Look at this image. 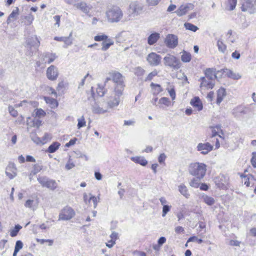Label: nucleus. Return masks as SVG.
<instances>
[{"label":"nucleus","instance_id":"f257e3e1","mask_svg":"<svg viewBox=\"0 0 256 256\" xmlns=\"http://www.w3.org/2000/svg\"><path fill=\"white\" fill-rule=\"evenodd\" d=\"M112 80L114 84V97L108 102V106L112 108L117 106L120 102V97L123 94L125 87L124 76L118 72H114L111 74Z\"/></svg>","mask_w":256,"mask_h":256},{"label":"nucleus","instance_id":"f03ea898","mask_svg":"<svg viewBox=\"0 0 256 256\" xmlns=\"http://www.w3.org/2000/svg\"><path fill=\"white\" fill-rule=\"evenodd\" d=\"M106 16L108 22L117 23L123 18L124 13L121 8L117 6H112L108 8Z\"/></svg>","mask_w":256,"mask_h":256},{"label":"nucleus","instance_id":"7ed1b4c3","mask_svg":"<svg viewBox=\"0 0 256 256\" xmlns=\"http://www.w3.org/2000/svg\"><path fill=\"white\" fill-rule=\"evenodd\" d=\"M206 170V166L203 163L195 162L192 164L189 168L190 173L199 178H203Z\"/></svg>","mask_w":256,"mask_h":256},{"label":"nucleus","instance_id":"20e7f679","mask_svg":"<svg viewBox=\"0 0 256 256\" xmlns=\"http://www.w3.org/2000/svg\"><path fill=\"white\" fill-rule=\"evenodd\" d=\"M250 112L248 107L239 105L232 110V116L238 120H242L247 118Z\"/></svg>","mask_w":256,"mask_h":256},{"label":"nucleus","instance_id":"39448f33","mask_svg":"<svg viewBox=\"0 0 256 256\" xmlns=\"http://www.w3.org/2000/svg\"><path fill=\"white\" fill-rule=\"evenodd\" d=\"M33 114V128H38L42 124L43 120L46 116V112L42 108H36Z\"/></svg>","mask_w":256,"mask_h":256},{"label":"nucleus","instance_id":"423d86ee","mask_svg":"<svg viewBox=\"0 0 256 256\" xmlns=\"http://www.w3.org/2000/svg\"><path fill=\"white\" fill-rule=\"evenodd\" d=\"M144 5L138 1L132 2L128 6V12L130 14L133 16L140 15L143 10Z\"/></svg>","mask_w":256,"mask_h":256},{"label":"nucleus","instance_id":"0eeeda50","mask_svg":"<svg viewBox=\"0 0 256 256\" xmlns=\"http://www.w3.org/2000/svg\"><path fill=\"white\" fill-rule=\"evenodd\" d=\"M164 64L175 70H178L180 67V62L177 58L173 55L168 54L164 58Z\"/></svg>","mask_w":256,"mask_h":256},{"label":"nucleus","instance_id":"6e6552de","mask_svg":"<svg viewBox=\"0 0 256 256\" xmlns=\"http://www.w3.org/2000/svg\"><path fill=\"white\" fill-rule=\"evenodd\" d=\"M216 186L222 190H226L229 187V178L228 176L220 174L214 179Z\"/></svg>","mask_w":256,"mask_h":256},{"label":"nucleus","instance_id":"1a4fd4ad","mask_svg":"<svg viewBox=\"0 0 256 256\" xmlns=\"http://www.w3.org/2000/svg\"><path fill=\"white\" fill-rule=\"evenodd\" d=\"M38 180L42 186L46 187L50 190H54L57 187L56 180L50 179L46 176H39Z\"/></svg>","mask_w":256,"mask_h":256},{"label":"nucleus","instance_id":"9d476101","mask_svg":"<svg viewBox=\"0 0 256 256\" xmlns=\"http://www.w3.org/2000/svg\"><path fill=\"white\" fill-rule=\"evenodd\" d=\"M75 215V212L70 206H66L62 210L59 214L58 220H70Z\"/></svg>","mask_w":256,"mask_h":256},{"label":"nucleus","instance_id":"9b49d317","mask_svg":"<svg viewBox=\"0 0 256 256\" xmlns=\"http://www.w3.org/2000/svg\"><path fill=\"white\" fill-rule=\"evenodd\" d=\"M242 6V12H248L250 14L256 12V0H244Z\"/></svg>","mask_w":256,"mask_h":256},{"label":"nucleus","instance_id":"f8f14e48","mask_svg":"<svg viewBox=\"0 0 256 256\" xmlns=\"http://www.w3.org/2000/svg\"><path fill=\"white\" fill-rule=\"evenodd\" d=\"M164 43L168 48H174L178 44V36L172 34H169L166 36Z\"/></svg>","mask_w":256,"mask_h":256},{"label":"nucleus","instance_id":"ddd939ff","mask_svg":"<svg viewBox=\"0 0 256 256\" xmlns=\"http://www.w3.org/2000/svg\"><path fill=\"white\" fill-rule=\"evenodd\" d=\"M162 58L155 52H151L147 56L146 60L149 64L152 66H158L161 62Z\"/></svg>","mask_w":256,"mask_h":256},{"label":"nucleus","instance_id":"4468645a","mask_svg":"<svg viewBox=\"0 0 256 256\" xmlns=\"http://www.w3.org/2000/svg\"><path fill=\"white\" fill-rule=\"evenodd\" d=\"M46 77L50 80H55L58 77V68L54 65L50 66L46 70Z\"/></svg>","mask_w":256,"mask_h":256},{"label":"nucleus","instance_id":"2eb2a0df","mask_svg":"<svg viewBox=\"0 0 256 256\" xmlns=\"http://www.w3.org/2000/svg\"><path fill=\"white\" fill-rule=\"evenodd\" d=\"M197 150L204 155L207 154L213 150V146L209 142L199 143L196 147Z\"/></svg>","mask_w":256,"mask_h":256},{"label":"nucleus","instance_id":"dca6fc26","mask_svg":"<svg viewBox=\"0 0 256 256\" xmlns=\"http://www.w3.org/2000/svg\"><path fill=\"white\" fill-rule=\"evenodd\" d=\"M74 6L86 14H88L92 9V6L90 4H88L82 1L74 4Z\"/></svg>","mask_w":256,"mask_h":256},{"label":"nucleus","instance_id":"f3484780","mask_svg":"<svg viewBox=\"0 0 256 256\" xmlns=\"http://www.w3.org/2000/svg\"><path fill=\"white\" fill-rule=\"evenodd\" d=\"M220 72L222 74H226V75L229 78L238 80L242 78V76L239 73L234 72L228 68H223L220 70Z\"/></svg>","mask_w":256,"mask_h":256},{"label":"nucleus","instance_id":"a211bd4d","mask_svg":"<svg viewBox=\"0 0 256 256\" xmlns=\"http://www.w3.org/2000/svg\"><path fill=\"white\" fill-rule=\"evenodd\" d=\"M191 8H192V6L190 4H183L179 7L176 11V13L178 16H180L186 14Z\"/></svg>","mask_w":256,"mask_h":256},{"label":"nucleus","instance_id":"6ab92c4d","mask_svg":"<svg viewBox=\"0 0 256 256\" xmlns=\"http://www.w3.org/2000/svg\"><path fill=\"white\" fill-rule=\"evenodd\" d=\"M200 80L202 81L200 86L201 88L204 87L206 89H212L214 86V83L212 80L202 77L200 78Z\"/></svg>","mask_w":256,"mask_h":256},{"label":"nucleus","instance_id":"aec40b11","mask_svg":"<svg viewBox=\"0 0 256 256\" xmlns=\"http://www.w3.org/2000/svg\"><path fill=\"white\" fill-rule=\"evenodd\" d=\"M72 34V33L71 32L69 36H68V37L55 36L54 38V40H57V41L64 42V44L63 46H64V48H66L68 46H70L72 44V40L70 38Z\"/></svg>","mask_w":256,"mask_h":256},{"label":"nucleus","instance_id":"412c9836","mask_svg":"<svg viewBox=\"0 0 256 256\" xmlns=\"http://www.w3.org/2000/svg\"><path fill=\"white\" fill-rule=\"evenodd\" d=\"M220 72V70L217 71V72H216V70L213 68H206L205 70V76L204 78H206L208 79H210L213 80L216 78V74L218 72Z\"/></svg>","mask_w":256,"mask_h":256},{"label":"nucleus","instance_id":"4be33fe9","mask_svg":"<svg viewBox=\"0 0 256 256\" xmlns=\"http://www.w3.org/2000/svg\"><path fill=\"white\" fill-rule=\"evenodd\" d=\"M178 190L186 198H188L190 197L188 189L184 184H181L178 186Z\"/></svg>","mask_w":256,"mask_h":256},{"label":"nucleus","instance_id":"5701e85b","mask_svg":"<svg viewBox=\"0 0 256 256\" xmlns=\"http://www.w3.org/2000/svg\"><path fill=\"white\" fill-rule=\"evenodd\" d=\"M19 14V10L18 8H16V9L14 10L11 14L8 16L7 19V23L10 24L12 22H14L16 20Z\"/></svg>","mask_w":256,"mask_h":256},{"label":"nucleus","instance_id":"b1692460","mask_svg":"<svg viewBox=\"0 0 256 256\" xmlns=\"http://www.w3.org/2000/svg\"><path fill=\"white\" fill-rule=\"evenodd\" d=\"M16 168L12 166H8L6 170V176L10 178H13L16 175Z\"/></svg>","mask_w":256,"mask_h":256},{"label":"nucleus","instance_id":"393cba45","mask_svg":"<svg viewBox=\"0 0 256 256\" xmlns=\"http://www.w3.org/2000/svg\"><path fill=\"white\" fill-rule=\"evenodd\" d=\"M190 104L196 108L198 111L202 110L203 108L202 104L198 97H195L190 101Z\"/></svg>","mask_w":256,"mask_h":256},{"label":"nucleus","instance_id":"a878e982","mask_svg":"<svg viewBox=\"0 0 256 256\" xmlns=\"http://www.w3.org/2000/svg\"><path fill=\"white\" fill-rule=\"evenodd\" d=\"M226 95V90L224 88H220L217 91L216 104H220L222 101L224 97Z\"/></svg>","mask_w":256,"mask_h":256},{"label":"nucleus","instance_id":"bb28decb","mask_svg":"<svg viewBox=\"0 0 256 256\" xmlns=\"http://www.w3.org/2000/svg\"><path fill=\"white\" fill-rule=\"evenodd\" d=\"M160 34L157 32H154L149 36L148 38V42L150 45H152L155 44L160 38Z\"/></svg>","mask_w":256,"mask_h":256},{"label":"nucleus","instance_id":"cd10ccee","mask_svg":"<svg viewBox=\"0 0 256 256\" xmlns=\"http://www.w3.org/2000/svg\"><path fill=\"white\" fill-rule=\"evenodd\" d=\"M202 198L204 202L208 206H212L216 202L215 200L212 197L204 194L202 195Z\"/></svg>","mask_w":256,"mask_h":256},{"label":"nucleus","instance_id":"c85d7f7f","mask_svg":"<svg viewBox=\"0 0 256 256\" xmlns=\"http://www.w3.org/2000/svg\"><path fill=\"white\" fill-rule=\"evenodd\" d=\"M56 58V56L54 54H46L44 58V63L50 64L53 62Z\"/></svg>","mask_w":256,"mask_h":256},{"label":"nucleus","instance_id":"c756f323","mask_svg":"<svg viewBox=\"0 0 256 256\" xmlns=\"http://www.w3.org/2000/svg\"><path fill=\"white\" fill-rule=\"evenodd\" d=\"M132 160L136 163L139 164L142 166H145L148 164V161L142 156L132 157Z\"/></svg>","mask_w":256,"mask_h":256},{"label":"nucleus","instance_id":"7c9ffc66","mask_svg":"<svg viewBox=\"0 0 256 256\" xmlns=\"http://www.w3.org/2000/svg\"><path fill=\"white\" fill-rule=\"evenodd\" d=\"M114 44V41L108 38L106 41H104L102 42V50L103 51H106L108 50L110 47L113 45Z\"/></svg>","mask_w":256,"mask_h":256},{"label":"nucleus","instance_id":"2f4dec72","mask_svg":"<svg viewBox=\"0 0 256 256\" xmlns=\"http://www.w3.org/2000/svg\"><path fill=\"white\" fill-rule=\"evenodd\" d=\"M182 55L181 56V60L184 62H188L191 60L192 56L190 52H188L185 50L182 52Z\"/></svg>","mask_w":256,"mask_h":256},{"label":"nucleus","instance_id":"473e14b6","mask_svg":"<svg viewBox=\"0 0 256 256\" xmlns=\"http://www.w3.org/2000/svg\"><path fill=\"white\" fill-rule=\"evenodd\" d=\"M44 100L47 104H50L52 108H54L58 106V102L55 98L45 97Z\"/></svg>","mask_w":256,"mask_h":256},{"label":"nucleus","instance_id":"72a5a7b5","mask_svg":"<svg viewBox=\"0 0 256 256\" xmlns=\"http://www.w3.org/2000/svg\"><path fill=\"white\" fill-rule=\"evenodd\" d=\"M170 104V101L169 98L166 97H162L158 100V106L160 108H162V105L168 106Z\"/></svg>","mask_w":256,"mask_h":256},{"label":"nucleus","instance_id":"f704fd0d","mask_svg":"<svg viewBox=\"0 0 256 256\" xmlns=\"http://www.w3.org/2000/svg\"><path fill=\"white\" fill-rule=\"evenodd\" d=\"M216 46L220 52L223 54L225 52L226 50V46L220 39H218L217 40Z\"/></svg>","mask_w":256,"mask_h":256},{"label":"nucleus","instance_id":"c9c22d12","mask_svg":"<svg viewBox=\"0 0 256 256\" xmlns=\"http://www.w3.org/2000/svg\"><path fill=\"white\" fill-rule=\"evenodd\" d=\"M60 144L58 142H53L52 144H50L48 149L46 150V152L50 153L54 152L60 147Z\"/></svg>","mask_w":256,"mask_h":256},{"label":"nucleus","instance_id":"e433bc0d","mask_svg":"<svg viewBox=\"0 0 256 256\" xmlns=\"http://www.w3.org/2000/svg\"><path fill=\"white\" fill-rule=\"evenodd\" d=\"M22 228V226L19 224L16 225L14 228L10 231V234L12 237L16 236L19 231Z\"/></svg>","mask_w":256,"mask_h":256},{"label":"nucleus","instance_id":"4c0bfd02","mask_svg":"<svg viewBox=\"0 0 256 256\" xmlns=\"http://www.w3.org/2000/svg\"><path fill=\"white\" fill-rule=\"evenodd\" d=\"M92 111L95 114H104L106 112V110H103L101 108L98 104H95L92 106Z\"/></svg>","mask_w":256,"mask_h":256},{"label":"nucleus","instance_id":"58836bf2","mask_svg":"<svg viewBox=\"0 0 256 256\" xmlns=\"http://www.w3.org/2000/svg\"><path fill=\"white\" fill-rule=\"evenodd\" d=\"M202 178L196 177L193 178L190 182V185L193 188H198L200 184V180Z\"/></svg>","mask_w":256,"mask_h":256},{"label":"nucleus","instance_id":"ea45409f","mask_svg":"<svg viewBox=\"0 0 256 256\" xmlns=\"http://www.w3.org/2000/svg\"><path fill=\"white\" fill-rule=\"evenodd\" d=\"M237 4V0H228V5L226 8L228 10H234Z\"/></svg>","mask_w":256,"mask_h":256},{"label":"nucleus","instance_id":"a19ab883","mask_svg":"<svg viewBox=\"0 0 256 256\" xmlns=\"http://www.w3.org/2000/svg\"><path fill=\"white\" fill-rule=\"evenodd\" d=\"M23 246L22 242L20 240H18L16 242L13 254V256H16L18 251L22 248Z\"/></svg>","mask_w":256,"mask_h":256},{"label":"nucleus","instance_id":"79ce46f5","mask_svg":"<svg viewBox=\"0 0 256 256\" xmlns=\"http://www.w3.org/2000/svg\"><path fill=\"white\" fill-rule=\"evenodd\" d=\"M150 86L154 88V94H157L162 91L161 86L158 84H155L153 82L151 83Z\"/></svg>","mask_w":256,"mask_h":256},{"label":"nucleus","instance_id":"37998d69","mask_svg":"<svg viewBox=\"0 0 256 256\" xmlns=\"http://www.w3.org/2000/svg\"><path fill=\"white\" fill-rule=\"evenodd\" d=\"M184 26L186 30H191L194 32H196L198 30V28L196 26L191 23L186 22L184 24Z\"/></svg>","mask_w":256,"mask_h":256},{"label":"nucleus","instance_id":"c03bdc74","mask_svg":"<svg viewBox=\"0 0 256 256\" xmlns=\"http://www.w3.org/2000/svg\"><path fill=\"white\" fill-rule=\"evenodd\" d=\"M78 123L77 126L78 129H80V128L86 126V122L83 116L78 119Z\"/></svg>","mask_w":256,"mask_h":256},{"label":"nucleus","instance_id":"a18cd8bd","mask_svg":"<svg viewBox=\"0 0 256 256\" xmlns=\"http://www.w3.org/2000/svg\"><path fill=\"white\" fill-rule=\"evenodd\" d=\"M144 70L140 66H138L134 68V73L138 76H142L144 74Z\"/></svg>","mask_w":256,"mask_h":256},{"label":"nucleus","instance_id":"49530a36","mask_svg":"<svg viewBox=\"0 0 256 256\" xmlns=\"http://www.w3.org/2000/svg\"><path fill=\"white\" fill-rule=\"evenodd\" d=\"M107 39H108V36L104 34L102 35H97L94 38V40L96 42L106 41Z\"/></svg>","mask_w":256,"mask_h":256},{"label":"nucleus","instance_id":"de8ad7c7","mask_svg":"<svg viewBox=\"0 0 256 256\" xmlns=\"http://www.w3.org/2000/svg\"><path fill=\"white\" fill-rule=\"evenodd\" d=\"M47 134H45L44 136V138L42 140H40V138L38 137H36L34 138H33V142L36 143L37 144H44L46 142V136H47Z\"/></svg>","mask_w":256,"mask_h":256},{"label":"nucleus","instance_id":"09e8293b","mask_svg":"<svg viewBox=\"0 0 256 256\" xmlns=\"http://www.w3.org/2000/svg\"><path fill=\"white\" fill-rule=\"evenodd\" d=\"M42 163H38L34 165L33 167V173L36 174L42 170Z\"/></svg>","mask_w":256,"mask_h":256},{"label":"nucleus","instance_id":"8fccbe9b","mask_svg":"<svg viewBox=\"0 0 256 256\" xmlns=\"http://www.w3.org/2000/svg\"><path fill=\"white\" fill-rule=\"evenodd\" d=\"M192 242H196L198 244H201L203 240L202 239L198 238L196 236H194L190 237L187 240V243Z\"/></svg>","mask_w":256,"mask_h":256},{"label":"nucleus","instance_id":"3c124183","mask_svg":"<svg viewBox=\"0 0 256 256\" xmlns=\"http://www.w3.org/2000/svg\"><path fill=\"white\" fill-rule=\"evenodd\" d=\"M22 22L24 25H30L32 22L31 18L30 16H25L22 20Z\"/></svg>","mask_w":256,"mask_h":256},{"label":"nucleus","instance_id":"603ef678","mask_svg":"<svg viewBox=\"0 0 256 256\" xmlns=\"http://www.w3.org/2000/svg\"><path fill=\"white\" fill-rule=\"evenodd\" d=\"M36 241L40 242V244H44V242H48V246H51L53 244L54 240H44V239H39L36 238Z\"/></svg>","mask_w":256,"mask_h":256},{"label":"nucleus","instance_id":"864d4df0","mask_svg":"<svg viewBox=\"0 0 256 256\" xmlns=\"http://www.w3.org/2000/svg\"><path fill=\"white\" fill-rule=\"evenodd\" d=\"M171 208L170 206L164 205L162 207V216H165L167 213L170 210Z\"/></svg>","mask_w":256,"mask_h":256},{"label":"nucleus","instance_id":"5fc2aeb1","mask_svg":"<svg viewBox=\"0 0 256 256\" xmlns=\"http://www.w3.org/2000/svg\"><path fill=\"white\" fill-rule=\"evenodd\" d=\"M100 200L99 196H98V197H96L94 196H92L90 197V198L88 200V202H90V200H92L93 202V204H94V208H96L97 204H98V200Z\"/></svg>","mask_w":256,"mask_h":256},{"label":"nucleus","instance_id":"6e6d98bb","mask_svg":"<svg viewBox=\"0 0 256 256\" xmlns=\"http://www.w3.org/2000/svg\"><path fill=\"white\" fill-rule=\"evenodd\" d=\"M8 110L10 114L13 117H16L18 115V112L12 106H8Z\"/></svg>","mask_w":256,"mask_h":256},{"label":"nucleus","instance_id":"4d7b16f0","mask_svg":"<svg viewBox=\"0 0 256 256\" xmlns=\"http://www.w3.org/2000/svg\"><path fill=\"white\" fill-rule=\"evenodd\" d=\"M158 72L156 70H154L150 73L145 79V81H148L152 80V78L156 76Z\"/></svg>","mask_w":256,"mask_h":256},{"label":"nucleus","instance_id":"13d9d810","mask_svg":"<svg viewBox=\"0 0 256 256\" xmlns=\"http://www.w3.org/2000/svg\"><path fill=\"white\" fill-rule=\"evenodd\" d=\"M149 6H156L160 0H146Z\"/></svg>","mask_w":256,"mask_h":256},{"label":"nucleus","instance_id":"bf43d9fd","mask_svg":"<svg viewBox=\"0 0 256 256\" xmlns=\"http://www.w3.org/2000/svg\"><path fill=\"white\" fill-rule=\"evenodd\" d=\"M252 158L251 159V164L254 168H256V152L252 153Z\"/></svg>","mask_w":256,"mask_h":256},{"label":"nucleus","instance_id":"052dcab7","mask_svg":"<svg viewBox=\"0 0 256 256\" xmlns=\"http://www.w3.org/2000/svg\"><path fill=\"white\" fill-rule=\"evenodd\" d=\"M54 19L56 22L54 25L58 27H59L60 25V16L58 15L55 16H54Z\"/></svg>","mask_w":256,"mask_h":256},{"label":"nucleus","instance_id":"680f3d73","mask_svg":"<svg viewBox=\"0 0 256 256\" xmlns=\"http://www.w3.org/2000/svg\"><path fill=\"white\" fill-rule=\"evenodd\" d=\"M174 231L177 234L184 233V228L180 226H176L174 229Z\"/></svg>","mask_w":256,"mask_h":256},{"label":"nucleus","instance_id":"e2e57ef3","mask_svg":"<svg viewBox=\"0 0 256 256\" xmlns=\"http://www.w3.org/2000/svg\"><path fill=\"white\" fill-rule=\"evenodd\" d=\"M168 92L172 99V100H174L176 98V92L174 88H171L168 90Z\"/></svg>","mask_w":256,"mask_h":256},{"label":"nucleus","instance_id":"0e129e2a","mask_svg":"<svg viewBox=\"0 0 256 256\" xmlns=\"http://www.w3.org/2000/svg\"><path fill=\"white\" fill-rule=\"evenodd\" d=\"M40 44V42L38 40V38L36 36L35 40H33V48H37Z\"/></svg>","mask_w":256,"mask_h":256},{"label":"nucleus","instance_id":"69168bd1","mask_svg":"<svg viewBox=\"0 0 256 256\" xmlns=\"http://www.w3.org/2000/svg\"><path fill=\"white\" fill-rule=\"evenodd\" d=\"M240 56V52H238L236 50L235 52H232V57L233 58H234V59H236V60L239 59Z\"/></svg>","mask_w":256,"mask_h":256},{"label":"nucleus","instance_id":"338daca9","mask_svg":"<svg viewBox=\"0 0 256 256\" xmlns=\"http://www.w3.org/2000/svg\"><path fill=\"white\" fill-rule=\"evenodd\" d=\"M96 92L100 96H102L104 94V92L103 90V88L99 87L96 90Z\"/></svg>","mask_w":256,"mask_h":256},{"label":"nucleus","instance_id":"774afa93","mask_svg":"<svg viewBox=\"0 0 256 256\" xmlns=\"http://www.w3.org/2000/svg\"><path fill=\"white\" fill-rule=\"evenodd\" d=\"M166 242V238L164 236L160 237L158 241V244L162 246Z\"/></svg>","mask_w":256,"mask_h":256}]
</instances>
